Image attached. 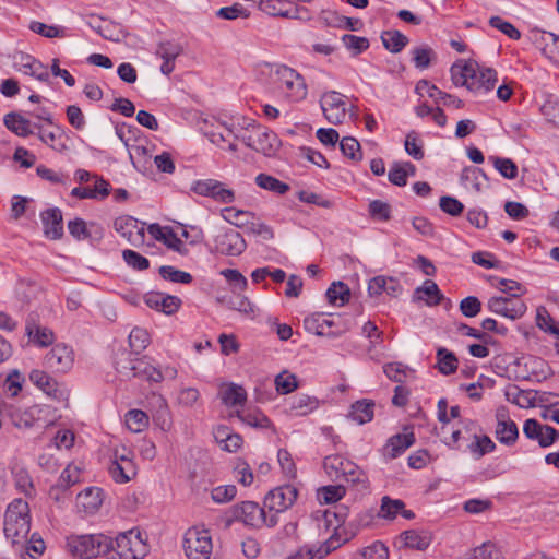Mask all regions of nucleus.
<instances>
[{"instance_id": "obj_3", "label": "nucleus", "mask_w": 559, "mask_h": 559, "mask_svg": "<svg viewBox=\"0 0 559 559\" xmlns=\"http://www.w3.org/2000/svg\"><path fill=\"white\" fill-rule=\"evenodd\" d=\"M31 531L29 507L23 499H14L9 503L3 523V532L10 544L15 539L27 537Z\"/></svg>"}, {"instance_id": "obj_29", "label": "nucleus", "mask_w": 559, "mask_h": 559, "mask_svg": "<svg viewBox=\"0 0 559 559\" xmlns=\"http://www.w3.org/2000/svg\"><path fill=\"white\" fill-rule=\"evenodd\" d=\"M414 442L415 436L412 431L392 436L384 447V454L390 459H396L412 447Z\"/></svg>"}, {"instance_id": "obj_43", "label": "nucleus", "mask_w": 559, "mask_h": 559, "mask_svg": "<svg viewBox=\"0 0 559 559\" xmlns=\"http://www.w3.org/2000/svg\"><path fill=\"white\" fill-rule=\"evenodd\" d=\"M381 40L383 46L393 53L400 52L408 44V38L399 31L383 32Z\"/></svg>"}, {"instance_id": "obj_55", "label": "nucleus", "mask_w": 559, "mask_h": 559, "mask_svg": "<svg viewBox=\"0 0 559 559\" xmlns=\"http://www.w3.org/2000/svg\"><path fill=\"white\" fill-rule=\"evenodd\" d=\"M404 508L405 504L402 500H394L385 496L382 498L379 515L384 519L393 520Z\"/></svg>"}, {"instance_id": "obj_61", "label": "nucleus", "mask_w": 559, "mask_h": 559, "mask_svg": "<svg viewBox=\"0 0 559 559\" xmlns=\"http://www.w3.org/2000/svg\"><path fill=\"white\" fill-rule=\"evenodd\" d=\"M495 168L507 179H514L518 176V166L510 158L492 157Z\"/></svg>"}, {"instance_id": "obj_30", "label": "nucleus", "mask_w": 559, "mask_h": 559, "mask_svg": "<svg viewBox=\"0 0 559 559\" xmlns=\"http://www.w3.org/2000/svg\"><path fill=\"white\" fill-rule=\"evenodd\" d=\"M25 333L29 341L39 347H48L55 342L52 330L36 324L34 321L26 322Z\"/></svg>"}, {"instance_id": "obj_31", "label": "nucleus", "mask_w": 559, "mask_h": 559, "mask_svg": "<svg viewBox=\"0 0 559 559\" xmlns=\"http://www.w3.org/2000/svg\"><path fill=\"white\" fill-rule=\"evenodd\" d=\"M218 395L223 404L228 407L242 406L247 401L246 390L236 383L223 384Z\"/></svg>"}, {"instance_id": "obj_7", "label": "nucleus", "mask_w": 559, "mask_h": 559, "mask_svg": "<svg viewBox=\"0 0 559 559\" xmlns=\"http://www.w3.org/2000/svg\"><path fill=\"white\" fill-rule=\"evenodd\" d=\"M231 519L240 521L246 525L259 527L266 525L273 527L277 524L278 518L276 514L267 515L265 508H260L258 503L252 501H245L236 504L230 510Z\"/></svg>"}, {"instance_id": "obj_1", "label": "nucleus", "mask_w": 559, "mask_h": 559, "mask_svg": "<svg viewBox=\"0 0 559 559\" xmlns=\"http://www.w3.org/2000/svg\"><path fill=\"white\" fill-rule=\"evenodd\" d=\"M450 72L455 86H465L474 93H487L495 87L498 81L496 70L480 67L473 60L453 63Z\"/></svg>"}, {"instance_id": "obj_6", "label": "nucleus", "mask_w": 559, "mask_h": 559, "mask_svg": "<svg viewBox=\"0 0 559 559\" xmlns=\"http://www.w3.org/2000/svg\"><path fill=\"white\" fill-rule=\"evenodd\" d=\"M305 328L319 336H338L350 330V321L341 314L314 313L304 321Z\"/></svg>"}, {"instance_id": "obj_21", "label": "nucleus", "mask_w": 559, "mask_h": 559, "mask_svg": "<svg viewBox=\"0 0 559 559\" xmlns=\"http://www.w3.org/2000/svg\"><path fill=\"white\" fill-rule=\"evenodd\" d=\"M496 438L504 445H513L519 438L516 424L508 417V413L504 408H499L496 413Z\"/></svg>"}, {"instance_id": "obj_48", "label": "nucleus", "mask_w": 559, "mask_h": 559, "mask_svg": "<svg viewBox=\"0 0 559 559\" xmlns=\"http://www.w3.org/2000/svg\"><path fill=\"white\" fill-rule=\"evenodd\" d=\"M536 325L559 340V322H556L544 307L537 309Z\"/></svg>"}, {"instance_id": "obj_35", "label": "nucleus", "mask_w": 559, "mask_h": 559, "mask_svg": "<svg viewBox=\"0 0 559 559\" xmlns=\"http://www.w3.org/2000/svg\"><path fill=\"white\" fill-rule=\"evenodd\" d=\"M374 403L370 400L355 402L349 412V417L359 425L369 423L373 418Z\"/></svg>"}, {"instance_id": "obj_27", "label": "nucleus", "mask_w": 559, "mask_h": 559, "mask_svg": "<svg viewBox=\"0 0 559 559\" xmlns=\"http://www.w3.org/2000/svg\"><path fill=\"white\" fill-rule=\"evenodd\" d=\"M103 503V490L97 487H88L76 497V507L85 513H95Z\"/></svg>"}, {"instance_id": "obj_28", "label": "nucleus", "mask_w": 559, "mask_h": 559, "mask_svg": "<svg viewBox=\"0 0 559 559\" xmlns=\"http://www.w3.org/2000/svg\"><path fill=\"white\" fill-rule=\"evenodd\" d=\"M45 235L50 239H59L63 235L62 213L59 209H49L41 213Z\"/></svg>"}, {"instance_id": "obj_59", "label": "nucleus", "mask_w": 559, "mask_h": 559, "mask_svg": "<svg viewBox=\"0 0 559 559\" xmlns=\"http://www.w3.org/2000/svg\"><path fill=\"white\" fill-rule=\"evenodd\" d=\"M493 285L502 293L510 295L509 298H519L526 292L522 284L512 280L497 278V283Z\"/></svg>"}, {"instance_id": "obj_47", "label": "nucleus", "mask_w": 559, "mask_h": 559, "mask_svg": "<svg viewBox=\"0 0 559 559\" xmlns=\"http://www.w3.org/2000/svg\"><path fill=\"white\" fill-rule=\"evenodd\" d=\"M126 426L132 432H141L148 426V416L140 409H131L126 414Z\"/></svg>"}, {"instance_id": "obj_52", "label": "nucleus", "mask_w": 559, "mask_h": 559, "mask_svg": "<svg viewBox=\"0 0 559 559\" xmlns=\"http://www.w3.org/2000/svg\"><path fill=\"white\" fill-rule=\"evenodd\" d=\"M222 216L225 221L236 225L237 227H245L249 218H254V214L252 212L235 207H225L222 211Z\"/></svg>"}, {"instance_id": "obj_24", "label": "nucleus", "mask_w": 559, "mask_h": 559, "mask_svg": "<svg viewBox=\"0 0 559 559\" xmlns=\"http://www.w3.org/2000/svg\"><path fill=\"white\" fill-rule=\"evenodd\" d=\"M532 39L545 57L559 63V36L549 32L535 31L532 32Z\"/></svg>"}, {"instance_id": "obj_11", "label": "nucleus", "mask_w": 559, "mask_h": 559, "mask_svg": "<svg viewBox=\"0 0 559 559\" xmlns=\"http://www.w3.org/2000/svg\"><path fill=\"white\" fill-rule=\"evenodd\" d=\"M191 190L201 197L211 198L219 203H231L236 199L235 192L226 188L225 183L211 178L194 181Z\"/></svg>"}, {"instance_id": "obj_18", "label": "nucleus", "mask_w": 559, "mask_h": 559, "mask_svg": "<svg viewBox=\"0 0 559 559\" xmlns=\"http://www.w3.org/2000/svg\"><path fill=\"white\" fill-rule=\"evenodd\" d=\"M11 547L13 552L21 559H38L46 549L45 542L36 533L31 537L15 539Z\"/></svg>"}, {"instance_id": "obj_14", "label": "nucleus", "mask_w": 559, "mask_h": 559, "mask_svg": "<svg viewBox=\"0 0 559 559\" xmlns=\"http://www.w3.org/2000/svg\"><path fill=\"white\" fill-rule=\"evenodd\" d=\"M344 96L335 91L325 92L321 96L320 105L326 120L332 124H340L346 117Z\"/></svg>"}, {"instance_id": "obj_50", "label": "nucleus", "mask_w": 559, "mask_h": 559, "mask_svg": "<svg viewBox=\"0 0 559 559\" xmlns=\"http://www.w3.org/2000/svg\"><path fill=\"white\" fill-rule=\"evenodd\" d=\"M35 127L38 129V136L39 139L53 150L60 152L63 148H66V145L61 142L62 139V130L60 128H56L55 131H47L43 129V127L35 124Z\"/></svg>"}, {"instance_id": "obj_44", "label": "nucleus", "mask_w": 559, "mask_h": 559, "mask_svg": "<svg viewBox=\"0 0 559 559\" xmlns=\"http://www.w3.org/2000/svg\"><path fill=\"white\" fill-rule=\"evenodd\" d=\"M255 183L265 190L275 192L277 194H284L289 190V186L277 178L266 175V174H259L255 177Z\"/></svg>"}, {"instance_id": "obj_60", "label": "nucleus", "mask_w": 559, "mask_h": 559, "mask_svg": "<svg viewBox=\"0 0 559 559\" xmlns=\"http://www.w3.org/2000/svg\"><path fill=\"white\" fill-rule=\"evenodd\" d=\"M413 62L418 69H426L429 67L431 58L435 56L433 50L428 46H419L412 50Z\"/></svg>"}, {"instance_id": "obj_54", "label": "nucleus", "mask_w": 559, "mask_h": 559, "mask_svg": "<svg viewBox=\"0 0 559 559\" xmlns=\"http://www.w3.org/2000/svg\"><path fill=\"white\" fill-rule=\"evenodd\" d=\"M340 148L344 156L352 160L359 162L362 159V153L359 142L353 136H345L340 142Z\"/></svg>"}, {"instance_id": "obj_42", "label": "nucleus", "mask_w": 559, "mask_h": 559, "mask_svg": "<svg viewBox=\"0 0 559 559\" xmlns=\"http://www.w3.org/2000/svg\"><path fill=\"white\" fill-rule=\"evenodd\" d=\"M326 298L332 305L344 306L350 299V290L343 282H334L326 290Z\"/></svg>"}, {"instance_id": "obj_49", "label": "nucleus", "mask_w": 559, "mask_h": 559, "mask_svg": "<svg viewBox=\"0 0 559 559\" xmlns=\"http://www.w3.org/2000/svg\"><path fill=\"white\" fill-rule=\"evenodd\" d=\"M383 371L386 377L397 383L406 381L409 374L414 373L412 369L402 362H389L383 366Z\"/></svg>"}, {"instance_id": "obj_19", "label": "nucleus", "mask_w": 559, "mask_h": 559, "mask_svg": "<svg viewBox=\"0 0 559 559\" xmlns=\"http://www.w3.org/2000/svg\"><path fill=\"white\" fill-rule=\"evenodd\" d=\"M74 362V354L71 347L66 344H57L47 353L45 364L57 372L69 371Z\"/></svg>"}, {"instance_id": "obj_25", "label": "nucleus", "mask_w": 559, "mask_h": 559, "mask_svg": "<svg viewBox=\"0 0 559 559\" xmlns=\"http://www.w3.org/2000/svg\"><path fill=\"white\" fill-rule=\"evenodd\" d=\"M278 146L280 142L277 140V136L273 132L264 130L257 124L255 134L250 148L259 153H262L265 156H272L275 154Z\"/></svg>"}, {"instance_id": "obj_36", "label": "nucleus", "mask_w": 559, "mask_h": 559, "mask_svg": "<svg viewBox=\"0 0 559 559\" xmlns=\"http://www.w3.org/2000/svg\"><path fill=\"white\" fill-rule=\"evenodd\" d=\"M467 449L476 460H479L485 454L493 452L496 444L488 436L473 435Z\"/></svg>"}, {"instance_id": "obj_56", "label": "nucleus", "mask_w": 559, "mask_h": 559, "mask_svg": "<svg viewBox=\"0 0 559 559\" xmlns=\"http://www.w3.org/2000/svg\"><path fill=\"white\" fill-rule=\"evenodd\" d=\"M275 388L280 394H289L298 388L297 378L293 373L284 371L276 376Z\"/></svg>"}, {"instance_id": "obj_17", "label": "nucleus", "mask_w": 559, "mask_h": 559, "mask_svg": "<svg viewBox=\"0 0 559 559\" xmlns=\"http://www.w3.org/2000/svg\"><path fill=\"white\" fill-rule=\"evenodd\" d=\"M115 230L120 234L127 241L134 246L140 247L145 241V230L143 225L131 216H119L114 222Z\"/></svg>"}, {"instance_id": "obj_33", "label": "nucleus", "mask_w": 559, "mask_h": 559, "mask_svg": "<svg viewBox=\"0 0 559 559\" xmlns=\"http://www.w3.org/2000/svg\"><path fill=\"white\" fill-rule=\"evenodd\" d=\"M255 127L257 124L253 120L243 119L242 123H231V126L227 128V132L236 140L241 141L246 146L250 147L255 134Z\"/></svg>"}, {"instance_id": "obj_37", "label": "nucleus", "mask_w": 559, "mask_h": 559, "mask_svg": "<svg viewBox=\"0 0 559 559\" xmlns=\"http://www.w3.org/2000/svg\"><path fill=\"white\" fill-rule=\"evenodd\" d=\"M459 360L454 353L448 350L444 347H440L437 350V369L440 373L449 376L457 370Z\"/></svg>"}, {"instance_id": "obj_15", "label": "nucleus", "mask_w": 559, "mask_h": 559, "mask_svg": "<svg viewBox=\"0 0 559 559\" xmlns=\"http://www.w3.org/2000/svg\"><path fill=\"white\" fill-rule=\"evenodd\" d=\"M347 538H341L337 528L323 544L316 546H302L287 559H322L332 550L338 548Z\"/></svg>"}, {"instance_id": "obj_41", "label": "nucleus", "mask_w": 559, "mask_h": 559, "mask_svg": "<svg viewBox=\"0 0 559 559\" xmlns=\"http://www.w3.org/2000/svg\"><path fill=\"white\" fill-rule=\"evenodd\" d=\"M425 85L428 87V96L433 98L437 103H442L444 106H454L455 108H462L463 102L453 95L442 92L435 85H429L425 80L418 82V87Z\"/></svg>"}, {"instance_id": "obj_2", "label": "nucleus", "mask_w": 559, "mask_h": 559, "mask_svg": "<svg viewBox=\"0 0 559 559\" xmlns=\"http://www.w3.org/2000/svg\"><path fill=\"white\" fill-rule=\"evenodd\" d=\"M148 552V546L138 530L120 533L106 550V559H142Z\"/></svg>"}, {"instance_id": "obj_32", "label": "nucleus", "mask_w": 559, "mask_h": 559, "mask_svg": "<svg viewBox=\"0 0 559 559\" xmlns=\"http://www.w3.org/2000/svg\"><path fill=\"white\" fill-rule=\"evenodd\" d=\"M416 300H424L427 306H438L444 298L438 285L430 280L424 282L423 286L417 287L414 292Z\"/></svg>"}, {"instance_id": "obj_23", "label": "nucleus", "mask_w": 559, "mask_h": 559, "mask_svg": "<svg viewBox=\"0 0 559 559\" xmlns=\"http://www.w3.org/2000/svg\"><path fill=\"white\" fill-rule=\"evenodd\" d=\"M182 46L176 41H162L157 45L155 55L163 60L160 72L170 74L175 69V60L182 53Z\"/></svg>"}, {"instance_id": "obj_46", "label": "nucleus", "mask_w": 559, "mask_h": 559, "mask_svg": "<svg viewBox=\"0 0 559 559\" xmlns=\"http://www.w3.org/2000/svg\"><path fill=\"white\" fill-rule=\"evenodd\" d=\"M158 273L163 280L171 283L190 284L192 282L190 273L180 271L171 265H162Z\"/></svg>"}, {"instance_id": "obj_5", "label": "nucleus", "mask_w": 559, "mask_h": 559, "mask_svg": "<svg viewBox=\"0 0 559 559\" xmlns=\"http://www.w3.org/2000/svg\"><path fill=\"white\" fill-rule=\"evenodd\" d=\"M111 537L105 534L72 535L67 538L68 551L79 559L105 558Z\"/></svg>"}, {"instance_id": "obj_16", "label": "nucleus", "mask_w": 559, "mask_h": 559, "mask_svg": "<svg viewBox=\"0 0 559 559\" xmlns=\"http://www.w3.org/2000/svg\"><path fill=\"white\" fill-rule=\"evenodd\" d=\"M523 432L526 438L536 440L542 448H548L559 440V431L538 420L530 418L524 421Z\"/></svg>"}, {"instance_id": "obj_64", "label": "nucleus", "mask_w": 559, "mask_h": 559, "mask_svg": "<svg viewBox=\"0 0 559 559\" xmlns=\"http://www.w3.org/2000/svg\"><path fill=\"white\" fill-rule=\"evenodd\" d=\"M122 257L126 263L136 271H144L150 267V261L133 250H123Z\"/></svg>"}, {"instance_id": "obj_4", "label": "nucleus", "mask_w": 559, "mask_h": 559, "mask_svg": "<svg viewBox=\"0 0 559 559\" xmlns=\"http://www.w3.org/2000/svg\"><path fill=\"white\" fill-rule=\"evenodd\" d=\"M276 90L292 102H299L307 96V84L301 74L293 68L278 64L271 73Z\"/></svg>"}, {"instance_id": "obj_57", "label": "nucleus", "mask_w": 559, "mask_h": 559, "mask_svg": "<svg viewBox=\"0 0 559 559\" xmlns=\"http://www.w3.org/2000/svg\"><path fill=\"white\" fill-rule=\"evenodd\" d=\"M346 490L342 485H329L318 490V497L325 503H332L341 500Z\"/></svg>"}, {"instance_id": "obj_20", "label": "nucleus", "mask_w": 559, "mask_h": 559, "mask_svg": "<svg viewBox=\"0 0 559 559\" xmlns=\"http://www.w3.org/2000/svg\"><path fill=\"white\" fill-rule=\"evenodd\" d=\"M215 248L225 255H239L245 251L246 242L240 233L229 229L216 236Z\"/></svg>"}, {"instance_id": "obj_45", "label": "nucleus", "mask_w": 559, "mask_h": 559, "mask_svg": "<svg viewBox=\"0 0 559 559\" xmlns=\"http://www.w3.org/2000/svg\"><path fill=\"white\" fill-rule=\"evenodd\" d=\"M236 416L246 425L254 428H270L272 426L271 420L260 411L253 412H236Z\"/></svg>"}, {"instance_id": "obj_53", "label": "nucleus", "mask_w": 559, "mask_h": 559, "mask_svg": "<svg viewBox=\"0 0 559 559\" xmlns=\"http://www.w3.org/2000/svg\"><path fill=\"white\" fill-rule=\"evenodd\" d=\"M151 342L150 334L146 330L134 328L129 334V344L135 354L144 350Z\"/></svg>"}, {"instance_id": "obj_13", "label": "nucleus", "mask_w": 559, "mask_h": 559, "mask_svg": "<svg viewBox=\"0 0 559 559\" xmlns=\"http://www.w3.org/2000/svg\"><path fill=\"white\" fill-rule=\"evenodd\" d=\"M298 496L297 489L292 485L280 486L271 490L264 498V508L273 511V514L281 513L289 509Z\"/></svg>"}, {"instance_id": "obj_39", "label": "nucleus", "mask_w": 559, "mask_h": 559, "mask_svg": "<svg viewBox=\"0 0 559 559\" xmlns=\"http://www.w3.org/2000/svg\"><path fill=\"white\" fill-rule=\"evenodd\" d=\"M20 71L41 82H49L50 79L47 67L31 57H26L25 62L21 63Z\"/></svg>"}, {"instance_id": "obj_34", "label": "nucleus", "mask_w": 559, "mask_h": 559, "mask_svg": "<svg viewBox=\"0 0 559 559\" xmlns=\"http://www.w3.org/2000/svg\"><path fill=\"white\" fill-rule=\"evenodd\" d=\"M5 127L19 136H28L33 133L31 121L16 112H9L4 116Z\"/></svg>"}, {"instance_id": "obj_22", "label": "nucleus", "mask_w": 559, "mask_h": 559, "mask_svg": "<svg viewBox=\"0 0 559 559\" xmlns=\"http://www.w3.org/2000/svg\"><path fill=\"white\" fill-rule=\"evenodd\" d=\"M144 301L150 308L162 311L165 314L175 313L181 306L180 298L158 292L147 293L144 296Z\"/></svg>"}, {"instance_id": "obj_63", "label": "nucleus", "mask_w": 559, "mask_h": 559, "mask_svg": "<svg viewBox=\"0 0 559 559\" xmlns=\"http://www.w3.org/2000/svg\"><path fill=\"white\" fill-rule=\"evenodd\" d=\"M360 559H389V549L383 543L376 542L361 549Z\"/></svg>"}, {"instance_id": "obj_62", "label": "nucleus", "mask_w": 559, "mask_h": 559, "mask_svg": "<svg viewBox=\"0 0 559 559\" xmlns=\"http://www.w3.org/2000/svg\"><path fill=\"white\" fill-rule=\"evenodd\" d=\"M31 381L40 388L47 394H50L55 391L56 382L52 380L50 376L41 370H33L29 373Z\"/></svg>"}, {"instance_id": "obj_9", "label": "nucleus", "mask_w": 559, "mask_h": 559, "mask_svg": "<svg viewBox=\"0 0 559 559\" xmlns=\"http://www.w3.org/2000/svg\"><path fill=\"white\" fill-rule=\"evenodd\" d=\"M323 467L328 476L334 480L343 479L356 484L362 481L365 477L362 471L354 462L341 455L325 456Z\"/></svg>"}, {"instance_id": "obj_40", "label": "nucleus", "mask_w": 559, "mask_h": 559, "mask_svg": "<svg viewBox=\"0 0 559 559\" xmlns=\"http://www.w3.org/2000/svg\"><path fill=\"white\" fill-rule=\"evenodd\" d=\"M116 370L126 378L138 377V370L144 365L143 359H131L127 353L121 354V358L117 359Z\"/></svg>"}, {"instance_id": "obj_12", "label": "nucleus", "mask_w": 559, "mask_h": 559, "mask_svg": "<svg viewBox=\"0 0 559 559\" xmlns=\"http://www.w3.org/2000/svg\"><path fill=\"white\" fill-rule=\"evenodd\" d=\"M490 312L508 318L512 321L524 316L527 310L526 304L520 298L493 296L487 302Z\"/></svg>"}, {"instance_id": "obj_8", "label": "nucleus", "mask_w": 559, "mask_h": 559, "mask_svg": "<svg viewBox=\"0 0 559 559\" xmlns=\"http://www.w3.org/2000/svg\"><path fill=\"white\" fill-rule=\"evenodd\" d=\"M108 471L118 484H124L133 479L138 474L133 451L124 445L116 447Z\"/></svg>"}, {"instance_id": "obj_51", "label": "nucleus", "mask_w": 559, "mask_h": 559, "mask_svg": "<svg viewBox=\"0 0 559 559\" xmlns=\"http://www.w3.org/2000/svg\"><path fill=\"white\" fill-rule=\"evenodd\" d=\"M245 228L247 234L254 237H260L265 241L271 240L274 237L273 229L263 222L255 219V217L249 218L247 225H245Z\"/></svg>"}, {"instance_id": "obj_26", "label": "nucleus", "mask_w": 559, "mask_h": 559, "mask_svg": "<svg viewBox=\"0 0 559 559\" xmlns=\"http://www.w3.org/2000/svg\"><path fill=\"white\" fill-rule=\"evenodd\" d=\"M319 407V400L308 394H297L287 401L286 413L292 416H306Z\"/></svg>"}, {"instance_id": "obj_10", "label": "nucleus", "mask_w": 559, "mask_h": 559, "mask_svg": "<svg viewBox=\"0 0 559 559\" xmlns=\"http://www.w3.org/2000/svg\"><path fill=\"white\" fill-rule=\"evenodd\" d=\"M183 549L188 559H210L213 549L210 532L198 526L189 528L183 537Z\"/></svg>"}, {"instance_id": "obj_38", "label": "nucleus", "mask_w": 559, "mask_h": 559, "mask_svg": "<svg viewBox=\"0 0 559 559\" xmlns=\"http://www.w3.org/2000/svg\"><path fill=\"white\" fill-rule=\"evenodd\" d=\"M401 538L405 547L417 550L427 549L431 543V537L428 533H419L414 530L405 531Z\"/></svg>"}, {"instance_id": "obj_58", "label": "nucleus", "mask_w": 559, "mask_h": 559, "mask_svg": "<svg viewBox=\"0 0 559 559\" xmlns=\"http://www.w3.org/2000/svg\"><path fill=\"white\" fill-rule=\"evenodd\" d=\"M29 29L46 38H57L66 36V32L63 28L53 25H46L45 23L38 21L31 22Z\"/></svg>"}]
</instances>
